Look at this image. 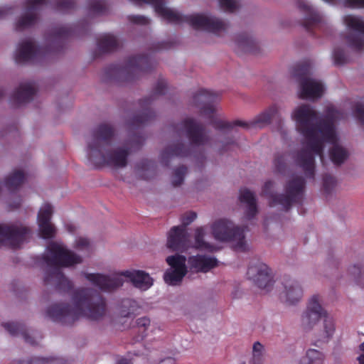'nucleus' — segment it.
Instances as JSON below:
<instances>
[{"instance_id": "f257e3e1", "label": "nucleus", "mask_w": 364, "mask_h": 364, "mask_svg": "<svg viewBox=\"0 0 364 364\" xmlns=\"http://www.w3.org/2000/svg\"><path fill=\"white\" fill-rule=\"evenodd\" d=\"M341 113L333 107H328L322 119H318L317 112L309 105L298 107L292 113L297 130L307 140V146L296 154L295 161L304 172L306 178H314L315 156L323 159V143L336 141L335 123Z\"/></svg>"}, {"instance_id": "f03ea898", "label": "nucleus", "mask_w": 364, "mask_h": 364, "mask_svg": "<svg viewBox=\"0 0 364 364\" xmlns=\"http://www.w3.org/2000/svg\"><path fill=\"white\" fill-rule=\"evenodd\" d=\"M74 306L60 303L50 306L46 316L64 325H72L80 316L92 321H98L107 314L105 298L96 290L88 288L76 289L72 296Z\"/></svg>"}, {"instance_id": "7ed1b4c3", "label": "nucleus", "mask_w": 364, "mask_h": 364, "mask_svg": "<svg viewBox=\"0 0 364 364\" xmlns=\"http://www.w3.org/2000/svg\"><path fill=\"white\" fill-rule=\"evenodd\" d=\"M114 135L113 127L107 124H101L93 131L92 139L87 144V156L95 168L105 165L114 168L127 166L130 148L119 147L110 151Z\"/></svg>"}, {"instance_id": "20e7f679", "label": "nucleus", "mask_w": 364, "mask_h": 364, "mask_svg": "<svg viewBox=\"0 0 364 364\" xmlns=\"http://www.w3.org/2000/svg\"><path fill=\"white\" fill-rule=\"evenodd\" d=\"M219 100V95L208 90L201 89L193 97V105L200 109V114L207 117L213 127L218 130L230 129L240 126L246 129L262 128L269 124L276 117L279 109L276 105L270 106L267 110L257 115L253 120L244 122L235 120L232 122L223 121L215 117L214 104Z\"/></svg>"}, {"instance_id": "39448f33", "label": "nucleus", "mask_w": 364, "mask_h": 364, "mask_svg": "<svg viewBox=\"0 0 364 364\" xmlns=\"http://www.w3.org/2000/svg\"><path fill=\"white\" fill-rule=\"evenodd\" d=\"M47 267L43 279L45 285L53 286L59 291L70 292L73 282L63 274L62 267L73 266L82 262V257L62 245L51 242L47 247V253L43 257Z\"/></svg>"}, {"instance_id": "423d86ee", "label": "nucleus", "mask_w": 364, "mask_h": 364, "mask_svg": "<svg viewBox=\"0 0 364 364\" xmlns=\"http://www.w3.org/2000/svg\"><path fill=\"white\" fill-rule=\"evenodd\" d=\"M134 3L151 4L155 11L168 22L174 24L186 23L196 30H203L214 33L225 31L227 24L215 18L203 14L182 15L165 6V0H130Z\"/></svg>"}, {"instance_id": "0eeeda50", "label": "nucleus", "mask_w": 364, "mask_h": 364, "mask_svg": "<svg viewBox=\"0 0 364 364\" xmlns=\"http://www.w3.org/2000/svg\"><path fill=\"white\" fill-rule=\"evenodd\" d=\"M85 277L95 286L105 291H112L123 285L122 277L132 283L134 287L145 291L153 285V279L143 270H125L112 276L99 273H83Z\"/></svg>"}, {"instance_id": "6e6552de", "label": "nucleus", "mask_w": 364, "mask_h": 364, "mask_svg": "<svg viewBox=\"0 0 364 364\" xmlns=\"http://www.w3.org/2000/svg\"><path fill=\"white\" fill-rule=\"evenodd\" d=\"M154 62L148 55H138L127 58L126 65H110L105 68L106 80L118 82H131L139 78L154 68Z\"/></svg>"}, {"instance_id": "1a4fd4ad", "label": "nucleus", "mask_w": 364, "mask_h": 364, "mask_svg": "<svg viewBox=\"0 0 364 364\" xmlns=\"http://www.w3.org/2000/svg\"><path fill=\"white\" fill-rule=\"evenodd\" d=\"M273 182L267 181L264 183L262 195L269 198V205H281L286 210H289L293 204L302 201L306 188V181L302 176H295L287 181L284 186L285 194L274 193Z\"/></svg>"}, {"instance_id": "9d476101", "label": "nucleus", "mask_w": 364, "mask_h": 364, "mask_svg": "<svg viewBox=\"0 0 364 364\" xmlns=\"http://www.w3.org/2000/svg\"><path fill=\"white\" fill-rule=\"evenodd\" d=\"M214 237L221 242H233V249L238 252H245L247 246L244 230L226 219L216 220L211 227Z\"/></svg>"}, {"instance_id": "9b49d317", "label": "nucleus", "mask_w": 364, "mask_h": 364, "mask_svg": "<svg viewBox=\"0 0 364 364\" xmlns=\"http://www.w3.org/2000/svg\"><path fill=\"white\" fill-rule=\"evenodd\" d=\"M324 318V338L328 341L335 331L333 320L328 316L318 301V296L314 295L309 300L306 310L302 315L301 325L306 330H311L321 318Z\"/></svg>"}, {"instance_id": "f8f14e48", "label": "nucleus", "mask_w": 364, "mask_h": 364, "mask_svg": "<svg viewBox=\"0 0 364 364\" xmlns=\"http://www.w3.org/2000/svg\"><path fill=\"white\" fill-rule=\"evenodd\" d=\"M167 90V83L164 79H159L154 88L153 93L139 100L141 110L129 121L131 127H139L147 124L156 117L155 112L151 109L152 102L158 97L164 95Z\"/></svg>"}, {"instance_id": "ddd939ff", "label": "nucleus", "mask_w": 364, "mask_h": 364, "mask_svg": "<svg viewBox=\"0 0 364 364\" xmlns=\"http://www.w3.org/2000/svg\"><path fill=\"white\" fill-rule=\"evenodd\" d=\"M31 229L23 225H0V245L7 242L13 248H17L31 235Z\"/></svg>"}, {"instance_id": "4468645a", "label": "nucleus", "mask_w": 364, "mask_h": 364, "mask_svg": "<svg viewBox=\"0 0 364 364\" xmlns=\"http://www.w3.org/2000/svg\"><path fill=\"white\" fill-rule=\"evenodd\" d=\"M343 21L346 26L355 33H350L346 38L349 46L357 51L364 50V20L357 16L347 15Z\"/></svg>"}, {"instance_id": "2eb2a0df", "label": "nucleus", "mask_w": 364, "mask_h": 364, "mask_svg": "<svg viewBox=\"0 0 364 364\" xmlns=\"http://www.w3.org/2000/svg\"><path fill=\"white\" fill-rule=\"evenodd\" d=\"M190 144L194 146L205 145L209 139L205 126L193 118H186L181 123Z\"/></svg>"}, {"instance_id": "dca6fc26", "label": "nucleus", "mask_w": 364, "mask_h": 364, "mask_svg": "<svg viewBox=\"0 0 364 364\" xmlns=\"http://www.w3.org/2000/svg\"><path fill=\"white\" fill-rule=\"evenodd\" d=\"M297 6L305 16L302 26L308 32L315 35L314 30L321 31L326 27L323 16L311 5L305 1H299Z\"/></svg>"}, {"instance_id": "f3484780", "label": "nucleus", "mask_w": 364, "mask_h": 364, "mask_svg": "<svg viewBox=\"0 0 364 364\" xmlns=\"http://www.w3.org/2000/svg\"><path fill=\"white\" fill-rule=\"evenodd\" d=\"M248 278L259 288L267 289L272 285V279L269 268L264 263L257 262L248 267Z\"/></svg>"}, {"instance_id": "a211bd4d", "label": "nucleus", "mask_w": 364, "mask_h": 364, "mask_svg": "<svg viewBox=\"0 0 364 364\" xmlns=\"http://www.w3.org/2000/svg\"><path fill=\"white\" fill-rule=\"evenodd\" d=\"M46 3V0H26V13L16 22V30L21 31L34 26L38 20L37 11Z\"/></svg>"}, {"instance_id": "6ab92c4d", "label": "nucleus", "mask_w": 364, "mask_h": 364, "mask_svg": "<svg viewBox=\"0 0 364 364\" xmlns=\"http://www.w3.org/2000/svg\"><path fill=\"white\" fill-rule=\"evenodd\" d=\"M52 214L53 206L49 203L43 204L38 213L39 234L43 239H50L55 236V229L50 223Z\"/></svg>"}, {"instance_id": "aec40b11", "label": "nucleus", "mask_w": 364, "mask_h": 364, "mask_svg": "<svg viewBox=\"0 0 364 364\" xmlns=\"http://www.w3.org/2000/svg\"><path fill=\"white\" fill-rule=\"evenodd\" d=\"M41 48L31 41L26 40L18 44L14 59L17 63L33 62L41 56Z\"/></svg>"}, {"instance_id": "412c9836", "label": "nucleus", "mask_w": 364, "mask_h": 364, "mask_svg": "<svg viewBox=\"0 0 364 364\" xmlns=\"http://www.w3.org/2000/svg\"><path fill=\"white\" fill-rule=\"evenodd\" d=\"M188 237L185 227L174 226L169 231L167 247L174 251H184L189 247Z\"/></svg>"}, {"instance_id": "4be33fe9", "label": "nucleus", "mask_w": 364, "mask_h": 364, "mask_svg": "<svg viewBox=\"0 0 364 364\" xmlns=\"http://www.w3.org/2000/svg\"><path fill=\"white\" fill-rule=\"evenodd\" d=\"M190 155V148L181 141H177L166 147L161 153V162L168 166L173 157H186Z\"/></svg>"}, {"instance_id": "5701e85b", "label": "nucleus", "mask_w": 364, "mask_h": 364, "mask_svg": "<svg viewBox=\"0 0 364 364\" xmlns=\"http://www.w3.org/2000/svg\"><path fill=\"white\" fill-rule=\"evenodd\" d=\"M299 98L314 100L320 98L323 92V85L311 78H304L300 82Z\"/></svg>"}, {"instance_id": "b1692460", "label": "nucleus", "mask_w": 364, "mask_h": 364, "mask_svg": "<svg viewBox=\"0 0 364 364\" xmlns=\"http://www.w3.org/2000/svg\"><path fill=\"white\" fill-rule=\"evenodd\" d=\"M36 94V89L32 82L21 83L13 93L11 101L16 106L31 102Z\"/></svg>"}, {"instance_id": "393cba45", "label": "nucleus", "mask_w": 364, "mask_h": 364, "mask_svg": "<svg viewBox=\"0 0 364 364\" xmlns=\"http://www.w3.org/2000/svg\"><path fill=\"white\" fill-rule=\"evenodd\" d=\"M284 290L282 292L285 301L289 304L298 302L303 295V290L299 284L291 279L289 277H285L283 280Z\"/></svg>"}, {"instance_id": "a878e982", "label": "nucleus", "mask_w": 364, "mask_h": 364, "mask_svg": "<svg viewBox=\"0 0 364 364\" xmlns=\"http://www.w3.org/2000/svg\"><path fill=\"white\" fill-rule=\"evenodd\" d=\"M188 264L197 272L206 273L218 266V260L215 257L197 255L189 257Z\"/></svg>"}, {"instance_id": "bb28decb", "label": "nucleus", "mask_w": 364, "mask_h": 364, "mask_svg": "<svg viewBox=\"0 0 364 364\" xmlns=\"http://www.w3.org/2000/svg\"><path fill=\"white\" fill-rule=\"evenodd\" d=\"M239 198L241 203L247 205L245 217L247 220L252 219L257 213V200L254 193L247 188H242Z\"/></svg>"}, {"instance_id": "cd10ccee", "label": "nucleus", "mask_w": 364, "mask_h": 364, "mask_svg": "<svg viewBox=\"0 0 364 364\" xmlns=\"http://www.w3.org/2000/svg\"><path fill=\"white\" fill-rule=\"evenodd\" d=\"M2 326L13 336H21L25 342L32 346L37 343L34 338L30 335L28 330L22 323L7 322L3 323Z\"/></svg>"}, {"instance_id": "c85d7f7f", "label": "nucleus", "mask_w": 364, "mask_h": 364, "mask_svg": "<svg viewBox=\"0 0 364 364\" xmlns=\"http://www.w3.org/2000/svg\"><path fill=\"white\" fill-rule=\"evenodd\" d=\"M235 44L237 46V53H253L257 49V43L246 33H240L236 36Z\"/></svg>"}, {"instance_id": "c756f323", "label": "nucleus", "mask_w": 364, "mask_h": 364, "mask_svg": "<svg viewBox=\"0 0 364 364\" xmlns=\"http://www.w3.org/2000/svg\"><path fill=\"white\" fill-rule=\"evenodd\" d=\"M97 46L100 53L103 54L116 50L119 43L114 36L106 33L97 39Z\"/></svg>"}, {"instance_id": "7c9ffc66", "label": "nucleus", "mask_w": 364, "mask_h": 364, "mask_svg": "<svg viewBox=\"0 0 364 364\" xmlns=\"http://www.w3.org/2000/svg\"><path fill=\"white\" fill-rule=\"evenodd\" d=\"M25 179L22 171L15 170L5 178V186L9 191H15L23 183Z\"/></svg>"}, {"instance_id": "2f4dec72", "label": "nucleus", "mask_w": 364, "mask_h": 364, "mask_svg": "<svg viewBox=\"0 0 364 364\" xmlns=\"http://www.w3.org/2000/svg\"><path fill=\"white\" fill-rule=\"evenodd\" d=\"M338 136L336 141L331 143L333 146L329 151V156L331 161L336 165H341L348 158V154L346 149L338 144Z\"/></svg>"}, {"instance_id": "473e14b6", "label": "nucleus", "mask_w": 364, "mask_h": 364, "mask_svg": "<svg viewBox=\"0 0 364 364\" xmlns=\"http://www.w3.org/2000/svg\"><path fill=\"white\" fill-rule=\"evenodd\" d=\"M205 231L203 227L196 228L195 231V246L196 249L213 252L215 247L204 240Z\"/></svg>"}, {"instance_id": "72a5a7b5", "label": "nucleus", "mask_w": 364, "mask_h": 364, "mask_svg": "<svg viewBox=\"0 0 364 364\" xmlns=\"http://www.w3.org/2000/svg\"><path fill=\"white\" fill-rule=\"evenodd\" d=\"M325 356L318 350L310 348L301 359L300 364H323Z\"/></svg>"}, {"instance_id": "f704fd0d", "label": "nucleus", "mask_w": 364, "mask_h": 364, "mask_svg": "<svg viewBox=\"0 0 364 364\" xmlns=\"http://www.w3.org/2000/svg\"><path fill=\"white\" fill-rule=\"evenodd\" d=\"M11 364H68V360L62 358H33L26 363L24 361L14 360Z\"/></svg>"}, {"instance_id": "c9c22d12", "label": "nucleus", "mask_w": 364, "mask_h": 364, "mask_svg": "<svg viewBox=\"0 0 364 364\" xmlns=\"http://www.w3.org/2000/svg\"><path fill=\"white\" fill-rule=\"evenodd\" d=\"M186 271H181L177 269H168L164 275V281L170 285H177L182 281L186 274Z\"/></svg>"}, {"instance_id": "e433bc0d", "label": "nucleus", "mask_w": 364, "mask_h": 364, "mask_svg": "<svg viewBox=\"0 0 364 364\" xmlns=\"http://www.w3.org/2000/svg\"><path fill=\"white\" fill-rule=\"evenodd\" d=\"M166 261L171 269L187 272L186 266V258L185 256L178 254L171 255L166 257Z\"/></svg>"}, {"instance_id": "4c0bfd02", "label": "nucleus", "mask_w": 364, "mask_h": 364, "mask_svg": "<svg viewBox=\"0 0 364 364\" xmlns=\"http://www.w3.org/2000/svg\"><path fill=\"white\" fill-rule=\"evenodd\" d=\"M88 12L92 15H104L107 12V6L105 0H90Z\"/></svg>"}, {"instance_id": "58836bf2", "label": "nucleus", "mask_w": 364, "mask_h": 364, "mask_svg": "<svg viewBox=\"0 0 364 364\" xmlns=\"http://www.w3.org/2000/svg\"><path fill=\"white\" fill-rule=\"evenodd\" d=\"M136 323L138 331L140 332V333L134 338V341L139 342L142 341L147 336L146 332L151 326V321L148 317L144 316L139 318Z\"/></svg>"}, {"instance_id": "ea45409f", "label": "nucleus", "mask_w": 364, "mask_h": 364, "mask_svg": "<svg viewBox=\"0 0 364 364\" xmlns=\"http://www.w3.org/2000/svg\"><path fill=\"white\" fill-rule=\"evenodd\" d=\"M310 65L308 62H303L296 64L293 68L294 76L301 79V81L304 78H308L307 75L309 74Z\"/></svg>"}, {"instance_id": "a19ab883", "label": "nucleus", "mask_w": 364, "mask_h": 364, "mask_svg": "<svg viewBox=\"0 0 364 364\" xmlns=\"http://www.w3.org/2000/svg\"><path fill=\"white\" fill-rule=\"evenodd\" d=\"M349 274L353 277L354 281L360 286H363L364 283H363V279L364 277V270L361 264H354L352 267H350L348 269Z\"/></svg>"}, {"instance_id": "79ce46f5", "label": "nucleus", "mask_w": 364, "mask_h": 364, "mask_svg": "<svg viewBox=\"0 0 364 364\" xmlns=\"http://www.w3.org/2000/svg\"><path fill=\"white\" fill-rule=\"evenodd\" d=\"M264 361V346L259 342H255L252 347L253 364H263Z\"/></svg>"}, {"instance_id": "37998d69", "label": "nucleus", "mask_w": 364, "mask_h": 364, "mask_svg": "<svg viewBox=\"0 0 364 364\" xmlns=\"http://www.w3.org/2000/svg\"><path fill=\"white\" fill-rule=\"evenodd\" d=\"M186 172L187 168L185 166H181L174 170L171 181L173 186L177 187L183 183Z\"/></svg>"}, {"instance_id": "c03bdc74", "label": "nucleus", "mask_w": 364, "mask_h": 364, "mask_svg": "<svg viewBox=\"0 0 364 364\" xmlns=\"http://www.w3.org/2000/svg\"><path fill=\"white\" fill-rule=\"evenodd\" d=\"M73 31L70 26H59L53 30V36L56 39H66L72 36Z\"/></svg>"}, {"instance_id": "a18cd8bd", "label": "nucleus", "mask_w": 364, "mask_h": 364, "mask_svg": "<svg viewBox=\"0 0 364 364\" xmlns=\"http://www.w3.org/2000/svg\"><path fill=\"white\" fill-rule=\"evenodd\" d=\"M336 185V180L335 177L329 174H325L323 176V190L326 195L331 193Z\"/></svg>"}, {"instance_id": "49530a36", "label": "nucleus", "mask_w": 364, "mask_h": 364, "mask_svg": "<svg viewBox=\"0 0 364 364\" xmlns=\"http://www.w3.org/2000/svg\"><path fill=\"white\" fill-rule=\"evenodd\" d=\"M333 58L334 64L337 66L346 64L348 60L343 50L339 48H336L333 50Z\"/></svg>"}, {"instance_id": "de8ad7c7", "label": "nucleus", "mask_w": 364, "mask_h": 364, "mask_svg": "<svg viewBox=\"0 0 364 364\" xmlns=\"http://www.w3.org/2000/svg\"><path fill=\"white\" fill-rule=\"evenodd\" d=\"M135 302L130 299H124L122 302V309L119 314L122 317H129L133 314V310L131 309Z\"/></svg>"}, {"instance_id": "09e8293b", "label": "nucleus", "mask_w": 364, "mask_h": 364, "mask_svg": "<svg viewBox=\"0 0 364 364\" xmlns=\"http://www.w3.org/2000/svg\"><path fill=\"white\" fill-rule=\"evenodd\" d=\"M274 164L275 169L278 173L282 174L284 173L287 168L285 155L280 154L276 156L274 161Z\"/></svg>"}, {"instance_id": "8fccbe9b", "label": "nucleus", "mask_w": 364, "mask_h": 364, "mask_svg": "<svg viewBox=\"0 0 364 364\" xmlns=\"http://www.w3.org/2000/svg\"><path fill=\"white\" fill-rule=\"evenodd\" d=\"M75 6L74 0H59L56 4V9L61 11H69Z\"/></svg>"}, {"instance_id": "3c124183", "label": "nucleus", "mask_w": 364, "mask_h": 364, "mask_svg": "<svg viewBox=\"0 0 364 364\" xmlns=\"http://www.w3.org/2000/svg\"><path fill=\"white\" fill-rule=\"evenodd\" d=\"M75 247L80 251L90 252L91 250L90 240L85 237L77 238L75 241Z\"/></svg>"}, {"instance_id": "603ef678", "label": "nucleus", "mask_w": 364, "mask_h": 364, "mask_svg": "<svg viewBox=\"0 0 364 364\" xmlns=\"http://www.w3.org/2000/svg\"><path fill=\"white\" fill-rule=\"evenodd\" d=\"M220 6L226 11L233 12L237 8L236 0H219Z\"/></svg>"}, {"instance_id": "864d4df0", "label": "nucleus", "mask_w": 364, "mask_h": 364, "mask_svg": "<svg viewBox=\"0 0 364 364\" xmlns=\"http://www.w3.org/2000/svg\"><path fill=\"white\" fill-rule=\"evenodd\" d=\"M353 114L359 123L364 126V105L357 103L353 108Z\"/></svg>"}, {"instance_id": "5fc2aeb1", "label": "nucleus", "mask_w": 364, "mask_h": 364, "mask_svg": "<svg viewBox=\"0 0 364 364\" xmlns=\"http://www.w3.org/2000/svg\"><path fill=\"white\" fill-rule=\"evenodd\" d=\"M129 20L135 24L147 25L149 23V20L146 17L140 15L129 16Z\"/></svg>"}, {"instance_id": "6e6d98bb", "label": "nucleus", "mask_w": 364, "mask_h": 364, "mask_svg": "<svg viewBox=\"0 0 364 364\" xmlns=\"http://www.w3.org/2000/svg\"><path fill=\"white\" fill-rule=\"evenodd\" d=\"M197 218V215L195 212H188L184 214L182 217L183 226L185 227L191 224Z\"/></svg>"}, {"instance_id": "4d7b16f0", "label": "nucleus", "mask_w": 364, "mask_h": 364, "mask_svg": "<svg viewBox=\"0 0 364 364\" xmlns=\"http://www.w3.org/2000/svg\"><path fill=\"white\" fill-rule=\"evenodd\" d=\"M345 5L350 8H364V0H345Z\"/></svg>"}, {"instance_id": "13d9d810", "label": "nucleus", "mask_w": 364, "mask_h": 364, "mask_svg": "<svg viewBox=\"0 0 364 364\" xmlns=\"http://www.w3.org/2000/svg\"><path fill=\"white\" fill-rule=\"evenodd\" d=\"M171 47H172L171 43L162 41L157 44L156 48L157 50H161V49H168V48H171Z\"/></svg>"}, {"instance_id": "bf43d9fd", "label": "nucleus", "mask_w": 364, "mask_h": 364, "mask_svg": "<svg viewBox=\"0 0 364 364\" xmlns=\"http://www.w3.org/2000/svg\"><path fill=\"white\" fill-rule=\"evenodd\" d=\"M132 141L135 142L138 148H139L143 144V143L144 141V138L141 136L136 135V136H134V137L132 139Z\"/></svg>"}, {"instance_id": "052dcab7", "label": "nucleus", "mask_w": 364, "mask_h": 364, "mask_svg": "<svg viewBox=\"0 0 364 364\" xmlns=\"http://www.w3.org/2000/svg\"><path fill=\"white\" fill-rule=\"evenodd\" d=\"M159 364H176V360L171 357H168L160 360Z\"/></svg>"}, {"instance_id": "680f3d73", "label": "nucleus", "mask_w": 364, "mask_h": 364, "mask_svg": "<svg viewBox=\"0 0 364 364\" xmlns=\"http://www.w3.org/2000/svg\"><path fill=\"white\" fill-rule=\"evenodd\" d=\"M11 9L7 6L0 7V18H4Z\"/></svg>"}, {"instance_id": "e2e57ef3", "label": "nucleus", "mask_w": 364, "mask_h": 364, "mask_svg": "<svg viewBox=\"0 0 364 364\" xmlns=\"http://www.w3.org/2000/svg\"><path fill=\"white\" fill-rule=\"evenodd\" d=\"M360 349L362 350V351H364V342L362 343L360 345ZM358 360H359V363L360 364H364V353L363 355H360L358 358Z\"/></svg>"}, {"instance_id": "0e129e2a", "label": "nucleus", "mask_w": 364, "mask_h": 364, "mask_svg": "<svg viewBox=\"0 0 364 364\" xmlns=\"http://www.w3.org/2000/svg\"><path fill=\"white\" fill-rule=\"evenodd\" d=\"M117 364H131V363L128 359L121 358L118 360Z\"/></svg>"}, {"instance_id": "69168bd1", "label": "nucleus", "mask_w": 364, "mask_h": 364, "mask_svg": "<svg viewBox=\"0 0 364 364\" xmlns=\"http://www.w3.org/2000/svg\"><path fill=\"white\" fill-rule=\"evenodd\" d=\"M21 200H18V201L14 205V208H18L21 206Z\"/></svg>"}, {"instance_id": "338daca9", "label": "nucleus", "mask_w": 364, "mask_h": 364, "mask_svg": "<svg viewBox=\"0 0 364 364\" xmlns=\"http://www.w3.org/2000/svg\"><path fill=\"white\" fill-rule=\"evenodd\" d=\"M4 95V90L0 88V99Z\"/></svg>"}, {"instance_id": "774afa93", "label": "nucleus", "mask_w": 364, "mask_h": 364, "mask_svg": "<svg viewBox=\"0 0 364 364\" xmlns=\"http://www.w3.org/2000/svg\"><path fill=\"white\" fill-rule=\"evenodd\" d=\"M149 164H151L150 161H146L145 164H143V166H150Z\"/></svg>"}]
</instances>
